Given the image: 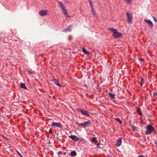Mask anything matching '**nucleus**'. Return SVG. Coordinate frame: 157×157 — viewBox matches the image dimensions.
Segmentation results:
<instances>
[{"label": "nucleus", "mask_w": 157, "mask_h": 157, "mask_svg": "<svg viewBox=\"0 0 157 157\" xmlns=\"http://www.w3.org/2000/svg\"><path fill=\"white\" fill-rule=\"evenodd\" d=\"M51 126L52 127L61 128L62 127V124L60 123H55L54 122L52 123Z\"/></svg>", "instance_id": "423d86ee"}, {"label": "nucleus", "mask_w": 157, "mask_h": 157, "mask_svg": "<svg viewBox=\"0 0 157 157\" xmlns=\"http://www.w3.org/2000/svg\"><path fill=\"white\" fill-rule=\"evenodd\" d=\"M89 2L90 4V6L91 7L92 11H94L93 6V5L92 2L91 1Z\"/></svg>", "instance_id": "412c9836"}, {"label": "nucleus", "mask_w": 157, "mask_h": 157, "mask_svg": "<svg viewBox=\"0 0 157 157\" xmlns=\"http://www.w3.org/2000/svg\"><path fill=\"white\" fill-rule=\"evenodd\" d=\"M70 155L72 156L75 157L76 156L77 153L75 151H73L71 152Z\"/></svg>", "instance_id": "dca6fc26"}, {"label": "nucleus", "mask_w": 157, "mask_h": 157, "mask_svg": "<svg viewBox=\"0 0 157 157\" xmlns=\"http://www.w3.org/2000/svg\"><path fill=\"white\" fill-rule=\"evenodd\" d=\"M142 85H143V82H140V86H142Z\"/></svg>", "instance_id": "7c9ffc66"}, {"label": "nucleus", "mask_w": 157, "mask_h": 157, "mask_svg": "<svg viewBox=\"0 0 157 157\" xmlns=\"http://www.w3.org/2000/svg\"><path fill=\"white\" fill-rule=\"evenodd\" d=\"M29 73L30 74H31V73L30 72H29Z\"/></svg>", "instance_id": "58836bf2"}, {"label": "nucleus", "mask_w": 157, "mask_h": 157, "mask_svg": "<svg viewBox=\"0 0 157 157\" xmlns=\"http://www.w3.org/2000/svg\"><path fill=\"white\" fill-rule=\"evenodd\" d=\"M144 21L146 22L148 24V25L151 29L153 28V25L152 21L149 19H145Z\"/></svg>", "instance_id": "0eeeda50"}, {"label": "nucleus", "mask_w": 157, "mask_h": 157, "mask_svg": "<svg viewBox=\"0 0 157 157\" xmlns=\"http://www.w3.org/2000/svg\"><path fill=\"white\" fill-rule=\"evenodd\" d=\"M122 36V34L121 33L118 32L117 30L112 34L113 36L116 38H120Z\"/></svg>", "instance_id": "7ed1b4c3"}, {"label": "nucleus", "mask_w": 157, "mask_h": 157, "mask_svg": "<svg viewBox=\"0 0 157 157\" xmlns=\"http://www.w3.org/2000/svg\"><path fill=\"white\" fill-rule=\"evenodd\" d=\"M144 81V79L143 78H142L141 79V82H143Z\"/></svg>", "instance_id": "473e14b6"}, {"label": "nucleus", "mask_w": 157, "mask_h": 157, "mask_svg": "<svg viewBox=\"0 0 157 157\" xmlns=\"http://www.w3.org/2000/svg\"><path fill=\"white\" fill-rule=\"evenodd\" d=\"M140 108H139L137 110V112H138L140 115H141L142 113L141 112H140Z\"/></svg>", "instance_id": "b1692460"}, {"label": "nucleus", "mask_w": 157, "mask_h": 157, "mask_svg": "<svg viewBox=\"0 0 157 157\" xmlns=\"http://www.w3.org/2000/svg\"><path fill=\"white\" fill-rule=\"evenodd\" d=\"M80 112L82 113L83 115L89 116V114L88 113V112L87 111H83L80 110Z\"/></svg>", "instance_id": "9d476101"}, {"label": "nucleus", "mask_w": 157, "mask_h": 157, "mask_svg": "<svg viewBox=\"0 0 157 157\" xmlns=\"http://www.w3.org/2000/svg\"><path fill=\"white\" fill-rule=\"evenodd\" d=\"M92 141L94 142L95 143H97L98 141L97 140V138L96 137H93L92 139Z\"/></svg>", "instance_id": "6ab92c4d"}, {"label": "nucleus", "mask_w": 157, "mask_h": 157, "mask_svg": "<svg viewBox=\"0 0 157 157\" xmlns=\"http://www.w3.org/2000/svg\"><path fill=\"white\" fill-rule=\"evenodd\" d=\"M138 157H145V156L144 155H139L138 156Z\"/></svg>", "instance_id": "2f4dec72"}, {"label": "nucleus", "mask_w": 157, "mask_h": 157, "mask_svg": "<svg viewBox=\"0 0 157 157\" xmlns=\"http://www.w3.org/2000/svg\"><path fill=\"white\" fill-rule=\"evenodd\" d=\"M64 2L67 4L70 3L67 0H64Z\"/></svg>", "instance_id": "bb28decb"}, {"label": "nucleus", "mask_w": 157, "mask_h": 157, "mask_svg": "<svg viewBox=\"0 0 157 157\" xmlns=\"http://www.w3.org/2000/svg\"><path fill=\"white\" fill-rule=\"evenodd\" d=\"M48 11L47 10H41L39 11V14L42 16L47 15L48 14Z\"/></svg>", "instance_id": "39448f33"}, {"label": "nucleus", "mask_w": 157, "mask_h": 157, "mask_svg": "<svg viewBox=\"0 0 157 157\" xmlns=\"http://www.w3.org/2000/svg\"><path fill=\"white\" fill-rule=\"evenodd\" d=\"M157 95V93H155L154 94V96H155V95Z\"/></svg>", "instance_id": "c9c22d12"}, {"label": "nucleus", "mask_w": 157, "mask_h": 157, "mask_svg": "<svg viewBox=\"0 0 157 157\" xmlns=\"http://www.w3.org/2000/svg\"><path fill=\"white\" fill-rule=\"evenodd\" d=\"M72 27V26L71 25L68 26L67 27V28L64 30V31L65 32L71 31V29Z\"/></svg>", "instance_id": "f8f14e48"}, {"label": "nucleus", "mask_w": 157, "mask_h": 157, "mask_svg": "<svg viewBox=\"0 0 157 157\" xmlns=\"http://www.w3.org/2000/svg\"><path fill=\"white\" fill-rule=\"evenodd\" d=\"M20 86L21 88L25 89H27V88L25 84V83H21L20 84Z\"/></svg>", "instance_id": "2eb2a0df"}, {"label": "nucleus", "mask_w": 157, "mask_h": 157, "mask_svg": "<svg viewBox=\"0 0 157 157\" xmlns=\"http://www.w3.org/2000/svg\"><path fill=\"white\" fill-rule=\"evenodd\" d=\"M116 120H117L118 121H119L121 123V121L120 119L119 118H117L116 119Z\"/></svg>", "instance_id": "c85d7f7f"}, {"label": "nucleus", "mask_w": 157, "mask_h": 157, "mask_svg": "<svg viewBox=\"0 0 157 157\" xmlns=\"http://www.w3.org/2000/svg\"><path fill=\"white\" fill-rule=\"evenodd\" d=\"M139 60L140 61H142L144 60V59L141 58L139 59Z\"/></svg>", "instance_id": "cd10ccee"}, {"label": "nucleus", "mask_w": 157, "mask_h": 157, "mask_svg": "<svg viewBox=\"0 0 157 157\" xmlns=\"http://www.w3.org/2000/svg\"><path fill=\"white\" fill-rule=\"evenodd\" d=\"M92 12L93 13V14H94V15H95L96 14H95V13L94 12V11H92Z\"/></svg>", "instance_id": "e433bc0d"}, {"label": "nucleus", "mask_w": 157, "mask_h": 157, "mask_svg": "<svg viewBox=\"0 0 157 157\" xmlns=\"http://www.w3.org/2000/svg\"><path fill=\"white\" fill-rule=\"evenodd\" d=\"M100 145V144L99 143H98L97 144V147H98Z\"/></svg>", "instance_id": "72a5a7b5"}, {"label": "nucleus", "mask_w": 157, "mask_h": 157, "mask_svg": "<svg viewBox=\"0 0 157 157\" xmlns=\"http://www.w3.org/2000/svg\"><path fill=\"white\" fill-rule=\"evenodd\" d=\"M52 81L57 86H59V87L61 86V84H59V81L58 80H56L55 79H53L52 80Z\"/></svg>", "instance_id": "9b49d317"}, {"label": "nucleus", "mask_w": 157, "mask_h": 157, "mask_svg": "<svg viewBox=\"0 0 157 157\" xmlns=\"http://www.w3.org/2000/svg\"><path fill=\"white\" fill-rule=\"evenodd\" d=\"M72 39V37L71 36H69L68 37V40H71Z\"/></svg>", "instance_id": "393cba45"}, {"label": "nucleus", "mask_w": 157, "mask_h": 157, "mask_svg": "<svg viewBox=\"0 0 157 157\" xmlns=\"http://www.w3.org/2000/svg\"><path fill=\"white\" fill-rule=\"evenodd\" d=\"M89 2H91V0H89Z\"/></svg>", "instance_id": "ea45409f"}, {"label": "nucleus", "mask_w": 157, "mask_h": 157, "mask_svg": "<svg viewBox=\"0 0 157 157\" xmlns=\"http://www.w3.org/2000/svg\"><path fill=\"white\" fill-rule=\"evenodd\" d=\"M69 138L74 141H77L79 140L78 138L75 135H71L69 136Z\"/></svg>", "instance_id": "1a4fd4ad"}, {"label": "nucleus", "mask_w": 157, "mask_h": 157, "mask_svg": "<svg viewBox=\"0 0 157 157\" xmlns=\"http://www.w3.org/2000/svg\"><path fill=\"white\" fill-rule=\"evenodd\" d=\"M83 51L84 53L86 54H89V52L87 51L85 49L83 48Z\"/></svg>", "instance_id": "4be33fe9"}, {"label": "nucleus", "mask_w": 157, "mask_h": 157, "mask_svg": "<svg viewBox=\"0 0 157 157\" xmlns=\"http://www.w3.org/2000/svg\"><path fill=\"white\" fill-rule=\"evenodd\" d=\"M152 17L154 19V20L155 21V22H156L157 21V20L156 18L155 17H154V16H153Z\"/></svg>", "instance_id": "a878e982"}, {"label": "nucleus", "mask_w": 157, "mask_h": 157, "mask_svg": "<svg viewBox=\"0 0 157 157\" xmlns=\"http://www.w3.org/2000/svg\"><path fill=\"white\" fill-rule=\"evenodd\" d=\"M66 152H64L63 153V154L65 155H66Z\"/></svg>", "instance_id": "4c0bfd02"}, {"label": "nucleus", "mask_w": 157, "mask_h": 157, "mask_svg": "<svg viewBox=\"0 0 157 157\" xmlns=\"http://www.w3.org/2000/svg\"><path fill=\"white\" fill-rule=\"evenodd\" d=\"M91 124V122L90 121L88 120L86 122L84 123H78V124L80 126L85 128L86 127L88 126Z\"/></svg>", "instance_id": "20e7f679"}, {"label": "nucleus", "mask_w": 157, "mask_h": 157, "mask_svg": "<svg viewBox=\"0 0 157 157\" xmlns=\"http://www.w3.org/2000/svg\"><path fill=\"white\" fill-rule=\"evenodd\" d=\"M109 97L112 99H114L115 98V95L114 94H113L111 93H109Z\"/></svg>", "instance_id": "f3484780"}, {"label": "nucleus", "mask_w": 157, "mask_h": 157, "mask_svg": "<svg viewBox=\"0 0 157 157\" xmlns=\"http://www.w3.org/2000/svg\"><path fill=\"white\" fill-rule=\"evenodd\" d=\"M16 152L17 154L20 157H23V156L22 155L21 153L18 151L16 150Z\"/></svg>", "instance_id": "5701e85b"}, {"label": "nucleus", "mask_w": 157, "mask_h": 157, "mask_svg": "<svg viewBox=\"0 0 157 157\" xmlns=\"http://www.w3.org/2000/svg\"><path fill=\"white\" fill-rule=\"evenodd\" d=\"M126 16L128 22L129 23H131L132 20V14L129 12L126 13Z\"/></svg>", "instance_id": "f03ea898"}, {"label": "nucleus", "mask_w": 157, "mask_h": 157, "mask_svg": "<svg viewBox=\"0 0 157 157\" xmlns=\"http://www.w3.org/2000/svg\"><path fill=\"white\" fill-rule=\"evenodd\" d=\"M49 132L50 134H52V131L51 130H50L49 131Z\"/></svg>", "instance_id": "f704fd0d"}, {"label": "nucleus", "mask_w": 157, "mask_h": 157, "mask_svg": "<svg viewBox=\"0 0 157 157\" xmlns=\"http://www.w3.org/2000/svg\"><path fill=\"white\" fill-rule=\"evenodd\" d=\"M58 154H60V155H62L63 154L62 152L61 151H59L58 152Z\"/></svg>", "instance_id": "c756f323"}, {"label": "nucleus", "mask_w": 157, "mask_h": 157, "mask_svg": "<svg viewBox=\"0 0 157 157\" xmlns=\"http://www.w3.org/2000/svg\"><path fill=\"white\" fill-rule=\"evenodd\" d=\"M59 5L60 6L61 8L62 9V10H63L65 8V7L63 4V3L62 2H58Z\"/></svg>", "instance_id": "ddd939ff"}, {"label": "nucleus", "mask_w": 157, "mask_h": 157, "mask_svg": "<svg viewBox=\"0 0 157 157\" xmlns=\"http://www.w3.org/2000/svg\"><path fill=\"white\" fill-rule=\"evenodd\" d=\"M125 2L127 4H130L132 2V0H124Z\"/></svg>", "instance_id": "aec40b11"}, {"label": "nucleus", "mask_w": 157, "mask_h": 157, "mask_svg": "<svg viewBox=\"0 0 157 157\" xmlns=\"http://www.w3.org/2000/svg\"><path fill=\"white\" fill-rule=\"evenodd\" d=\"M109 30L110 31H111L113 33L116 31L117 29H115L113 28H109Z\"/></svg>", "instance_id": "a211bd4d"}, {"label": "nucleus", "mask_w": 157, "mask_h": 157, "mask_svg": "<svg viewBox=\"0 0 157 157\" xmlns=\"http://www.w3.org/2000/svg\"><path fill=\"white\" fill-rule=\"evenodd\" d=\"M63 10V13H64V14L66 16V17H70V16H69V15H68V12H67V11L65 9V8L64 9H63V10Z\"/></svg>", "instance_id": "4468645a"}, {"label": "nucleus", "mask_w": 157, "mask_h": 157, "mask_svg": "<svg viewBox=\"0 0 157 157\" xmlns=\"http://www.w3.org/2000/svg\"><path fill=\"white\" fill-rule=\"evenodd\" d=\"M122 138H121L117 139V143L116 144V146L118 147L121 145L122 142Z\"/></svg>", "instance_id": "6e6552de"}, {"label": "nucleus", "mask_w": 157, "mask_h": 157, "mask_svg": "<svg viewBox=\"0 0 157 157\" xmlns=\"http://www.w3.org/2000/svg\"><path fill=\"white\" fill-rule=\"evenodd\" d=\"M146 129H147V131L145 132V134L146 135L151 134L154 130L153 127L150 124L147 126Z\"/></svg>", "instance_id": "f257e3e1"}]
</instances>
